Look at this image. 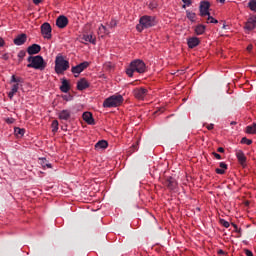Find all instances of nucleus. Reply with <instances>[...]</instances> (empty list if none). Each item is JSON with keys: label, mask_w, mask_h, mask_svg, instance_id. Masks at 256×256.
Masks as SVG:
<instances>
[{"label": "nucleus", "mask_w": 256, "mask_h": 256, "mask_svg": "<svg viewBox=\"0 0 256 256\" xmlns=\"http://www.w3.org/2000/svg\"><path fill=\"white\" fill-rule=\"evenodd\" d=\"M220 223L223 227H225L226 229H229V227H231V224L229 223V221L225 220V219H221Z\"/></svg>", "instance_id": "obj_36"}, {"label": "nucleus", "mask_w": 256, "mask_h": 256, "mask_svg": "<svg viewBox=\"0 0 256 256\" xmlns=\"http://www.w3.org/2000/svg\"><path fill=\"white\" fill-rule=\"evenodd\" d=\"M211 7V3L209 1H201L199 6L200 17H209L210 13L209 9Z\"/></svg>", "instance_id": "obj_10"}, {"label": "nucleus", "mask_w": 256, "mask_h": 256, "mask_svg": "<svg viewBox=\"0 0 256 256\" xmlns=\"http://www.w3.org/2000/svg\"><path fill=\"white\" fill-rule=\"evenodd\" d=\"M215 125L214 124H208L206 126V129H208V131H212V129H214Z\"/></svg>", "instance_id": "obj_43"}, {"label": "nucleus", "mask_w": 256, "mask_h": 256, "mask_svg": "<svg viewBox=\"0 0 256 256\" xmlns=\"http://www.w3.org/2000/svg\"><path fill=\"white\" fill-rule=\"evenodd\" d=\"M218 255H225V251H223V250H218Z\"/></svg>", "instance_id": "obj_52"}, {"label": "nucleus", "mask_w": 256, "mask_h": 256, "mask_svg": "<svg viewBox=\"0 0 256 256\" xmlns=\"http://www.w3.org/2000/svg\"><path fill=\"white\" fill-rule=\"evenodd\" d=\"M109 147V143L106 140H100L95 144L96 151H99V149H107Z\"/></svg>", "instance_id": "obj_21"}, {"label": "nucleus", "mask_w": 256, "mask_h": 256, "mask_svg": "<svg viewBox=\"0 0 256 256\" xmlns=\"http://www.w3.org/2000/svg\"><path fill=\"white\" fill-rule=\"evenodd\" d=\"M216 173L217 175H225V171H227V169L225 168H216Z\"/></svg>", "instance_id": "obj_37"}, {"label": "nucleus", "mask_w": 256, "mask_h": 256, "mask_svg": "<svg viewBox=\"0 0 256 256\" xmlns=\"http://www.w3.org/2000/svg\"><path fill=\"white\" fill-rule=\"evenodd\" d=\"M244 29L246 31H253V29H256V15H252L247 19Z\"/></svg>", "instance_id": "obj_11"}, {"label": "nucleus", "mask_w": 256, "mask_h": 256, "mask_svg": "<svg viewBox=\"0 0 256 256\" xmlns=\"http://www.w3.org/2000/svg\"><path fill=\"white\" fill-rule=\"evenodd\" d=\"M5 46V40H3V38H0V47H4Z\"/></svg>", "instance_id": "obj_49"}, {"label": "nucleus", "mask_w": 256, "mask_h": 256, "mask_svg": "<svg viewBox=\"0 0 256 256\" xmlns=\"http://www.w3.org/2000/svg\"><path fill=\"white\" fill-rule=\"evenodd\" d=\"M217 151L218 153H225V149L223 147H219Z\"/></svg>", "instance_id": "obj_50"}, {"label": "nucleus", "mask_w": 256, "mask_h": 256, "mask_svg": "<svg viewBox=\"0 0 256 256\" xmlns=\"http://www.w3.org/2000/svg\"><path fill=\"white\" fill-rule=\"evenodd\" d=\"M117 26V22L115 20H112L110 22V27H116Z\"/></svg>", "instance_id": "obj_48"}, {"label": "nucleus", "mask_w": 256, "mask_h": 256, "mask_svg": "<svg viewBox=\"0 0 256 256\" xmlns=\"http://www.w3.org/2000/svg\"><path fill=\"white\" fill-rule=\"evenodd\" d=\"M248 7L250 11H254V13H256V0H250L248 2Z\"/></svg>", "instance_id": "obj_29"}, {"label": "nucleus", "mask_w": 256, "mask_h": 256, "mask_svg": "<svg viewBox=\"0 0 256 256\" xmlns=\"http://www.w3.org/2000/svg\"><path fill=\"white\" fill-rule=\"evenodd\" d=\"M6 123H8V125H13V123H15V119L14 118H7Z\"/></svg>", "instance_id": "obj_39"}, {"label": "nucleus", "mask_w": 256, "mask_h": 256, "mask_svg": "<svg viewBox=\"0 0 256 256\" xmlns=\"http://www.w3.org/2000/svg\"><path fill=\"white\" fill-rule=\"evenodd\" d=\"M52 127V133H57L59 131V121L54 120L51 124Z\"/></svg>", "instance_id": "obj_28"}, {"label": "nucleus", "mask_w": 256, "mask_h": 256, "mask_svg": "<svg viewBox=\"0 0 256 256\" xmlns=\"http://www.w3.org/2000/svg\"><path fill=\"white\" fill-rule=\"evenodd\" d=\"M157 8V3L152 2L150 3V9H156Z\"/></svg>", "instance_id": "obj_45"}, {"label": "nucleus", "mask_w": 256, "mask_h": 256, "mask_svg": "<svg viewBox=\"0 0 256 256\" xmlns=\"http://www.w3.org/2000/svg\"><path fill=\"white\" fill-rule=\"evenodd\" d=\"M98 33L103 37V35H109L111 33L109 29H107V26L101 24L100 27L98 28Z\"/></svg>", "instance_id": "obj_23"}, {"label": "nucleus", "mask_w": 256, "mask_h": 256, "mask_svg": "<svg viewBox=\"0 0 256 256\" xmlns=\"http://www.w3.org/2000/svg\"><path fill=\"white\" fill-rule=\"evenodd\" d=\"M201 43V40H199L198 37H190L187 39V45L189 49H195V47L199 46Z\"/></svg>", "instance_id": "obj_14"}, {"label": "nucleus", "mask_w": 256, "mask_h": 256, "mask_svg": "<svg viewBox=\"0 0 256 256\" xmlns=\"http://www.w3.org/2000/svg\"><path fill=\"white\" fill-rule=\"evenodd\" d=\"M41 52V46L39 44H32L27 48L28 55H37Z\"/></svg>", "instance_id": "obj_17"}, {"label": "nucleus", "mask_w": 256, "mask_h": 256, "mask_svg": "<svg viewBox=\"0 0 256 256\" xmlns=\"http://www.w3.org/2000/svg\"><path fill=\"white\" fill-rule=\"evenodd\" d=\"M236 158L238 159V163H240L242 167H245L247 165V156H245V153H243L242 150H238L236 152Z\"/></svg>", "instance_id": "obj_13"}, {"label": "nucleus", "mask_w": 256, "mask_h": 256, "mask_svg": "<svg viewBox=\"0 0 256 256\" xmlns=\"http://www.w3.org/2000/svg\"><path fill=\"white\" fill-rule=\"evenodd\" d=\"M27 61L29 64H27V67L29 69H37L39 71H44L45 67H47V62L43 59V56L37 55V56H29L27 58Z\"/></svg>", "instance_id": "obj_1"}, {"label": "nucleus", "mask_w": 256, "mask_h": 256, "mask_svg": "<svg viewBox=\"0 0 256 256\" xmlns=\"http://www.w3.org/2000/svg\"><path fill=\"white\" fill-rule=\"evenodd\" d=\"M146 69L145 62L138 59L130 63V67L126 70V74L128 77H133V73H145Z\"/></svg>", "instance_id": "obj_3"}, {"label": "nucleus", "mask_w": 256, "mask_h": 256, "mask_svg": "<svg viewBox=\"0 0 256 256\" xmlns=\"http://www.w3.org/2000/svg\"><path fill=\"white\" fill-rule=\"evenodd\" d=\"M43 0H33L34 5H39Z\"/></svg>", "instance_id": "obj_51"}, {"label": "nucleus", "mask_w": 256, "mask_h": 256, "mask_svg": "<svg viewBox=\"0 0 256 256\" xmlns=\"http://www.w3.org/2000/svg\"><path fill=\"white\" fill-rule=\"evenodd\" d=\"M82 118L87 125H95V119L93 118V114L91 112H84L82 114Z\"/></svg>", "instance_id": "obj_16"}, {"label": "nucleus", "mask_w": 256, "mask_h": 256, "mask_svg": "<svg viewBox=\"0 0 256 256\" xmlns=\"http://www.w3.org/2000/svg\"><path fill=\"white\" fill-rule=\"evenodd\" d=\"M82 39L87 43H95V39H93V35H84Z\"/></svg>", "instance_id": "obj_31"}, {"label": "nucleus", "mask_w": 256, "mask_h": 256, "mask_svg": "<svg viewBox=\"0 0 256 256\" xmlns=\"http://www.w3.org/2000/svg\"><path fill=\"white\" fill-rule=\"evenodd\" d=\"M87 67H89V62L85 61L76 66H73L71 68V71H72L74 77H79V75H81V73H83V71H85V69H87Z\"/></svg>", "instance_id": "obj_8"}, {"label": "nucleus", "mask_w": 256, "mask_h": 256, "mask_svg": "<svg viewBox=\"0 0 256 256\" xmlns=\"http://www.w3.org/2000/svg\"><path fill=\"white\" fill-rule=\"evenodd\" d=\"M217 1H219V3H225V0H217Z\"/></svg>", "instance_id": "obj_55"}, {"label": "nucleus", "mask_w": 256, "mask_h": 256, "mask_svg": "<svg viewBox=\"0 0 256 256\" xmlns=\"http://www.w3.org/2000/svg\"><path fill=\"white\" fill-rule=\"evenodd\" d=\"M123 103V96L121 94L112 95L106 98L103 102V107L106 109H111L113 107H119Z\"/></svg>", "instance_id": "obj_5"}, {"label": "nucleus", "mask_w": 256, "mask_h": 256, "mask_svg": "<svg viewBox=\"0 0 256 256\" xmlns=\"http://www.w3.org/2000/svg\"><path fill=\"white\" fill-rule=\"evenodd\" d=\"M213 155H214L215 159H218V160L221 159V155L219 153L213 152Z\"/></svg>", "instance_id": "obj_47"}, {"label": "nucleus", "mask_w": 256, "mask_h": 256, "mask_svg": "<svg viewBox=\"0 0 256 256\" xmlns=\"http://www.w3.org/2000/svg\"><path fill=\"white\" fill-rule=\"evenodd\" d=\"M25 55H27V53L24 50H21L18 53V61H19V63H21V61H23V59H25Z\"/></svg>", "instance_id": "obj_32"}, {"label": "nucleus", "mask_w": 256, "mask_h": 256, "mask_svg": "<svg viewBox=\"0 0 256 256\" xmlns=\"http://www.w3.org/2000/svg\"><path fill=\"white\" fill-rule=\"evenodd\" d=\"M56 25L59 29H65L69 25V19L65 15H61L56 19Z\"/></svg>", "instance_id": "obj_12"}, {"label": "nucleus", "mask_w": 256, "mask_h": 256, "mask_svg": "<svg viewBox=\"0 0 256 256\" xmlns=\"http://www.w3.org/2000/svg\"><path fill=\"white\" fill-rule=\"evenodd\" d=\"M182 2L184 3V5H183L184 9H185V7L191 6V4L193 3L191 0H182Z\"/></svg>", "instance_id": "obj_38"}, {"label": "nucleus", "mask_w": 256, "mask_h": 256, "mask_svg": "<svg viewBox=\"0 0 256 256\" xmlns=\"http://www.w3.org/2000/svg\"><path fill=\"white\" fill-rule=\"evenodd\" d=\"M219 167L220 169H227V164L225 162H220Z\"/></svg>", "instance_id": "obj_42"}, {"label": "nucleus", "mask_w": 256, "mask_h": 256, "mask_svg": "<svg viewBox=\"0 0 256 256\" xmlns=\"http://www.w3.org/2000/svg\"><path fill=\"white\" fill-rule=\"evenodd\" d=\"M62 99H64V101H71V99L73 98L71 97V95H64L62 96Z\"/></svg>", "instance_id": "obj_41"}, {"label": "nucleus", "mask_w": 256, "mask_h": 256, "mask_svg": "<svg viewBox=\"0 0 256 256\" xmlns=\"http://www.w3.org/2000/svg\"><path fill=\"white\" fill-rule=\"evenodd\" d=\"M89 87H90L89 81H87V79H85V78H81L77 82V90L78 91H85V89H89Z\"/></svg>", "instance_id": "obj_15"}, {"label": "nucleus", "mask_w": 256, "mask_h": 256, "mask_svg": "<svg viewBox=\"0 0 256 256\" xmlns=\"http://www.w3.org/2000/svg\"><path fill=\"white\" fill-rule=\"evenodd\" d=\"M19 91V84H14L11 88V91L8 93L9 99H13L15 97V93Z\"/></svg>", "instance_id": "obj_24"}, {"label": "nucleus", "mask_w": 256, "mask_h": 256, "mask_svg": "<svg viewBox=\"0 0 256 256\" xmlns=\"http://www.w3.org/2000/svg\"><path fill=\"white\" fill-rule=\"evenodd\" d=\"M14 133H15L16 137H23V135H25V129L15 127L14 128Z\"/></svg>", "instance_id": "obj_27"}, {"label": "nucleus", "mask_w": 256, "mask_h": 256, "mask_svg": "<svg viewBox=\"0 0 256 256\" xmlns=\"http://www.w3.org/2000/svg\"><path fill=\"white\" fill-rule=\"evenodd\" d=\"M230 125H237V122L232 121V122L230 123Z\"/></svg>", "instance_id": "obj_54"}, {"label": "nucleus", "mask_w": 256, "mask_h": 256, "mask_svg": "<svg viewBox=\"0 0 256 256\" xmlns=\"http://www.w3.org/2000/svg\"><path fill=\"white\" fill-rule=\"evenodd\" d=\"M41 165L42 167L45 169V167H47V169H52V165L51 163H47V159L46 158H41Z\"/></svg>", "instance_id": "obj_30"}, {"label": "nucleus", "mask_w": 256, "mask_h": 256, "mask_svg": "<svg viewBox=\"0 0 256 256\" xmlns=\"http://www.w3.org/2000/svg\"><path fill=\"white\" fill-rule=\"evenodd\" d=\"M133 95L138 101H145V98L147 97V95H149V90L143 87L136 88L133 90Z\"/></svg>", "instance_id": "obj_7"}, {"label": "nucleus", "mask_w": 256, "mask_h": 256, "mask_svg": "<svg viewBox=\"0 0 256 256\" xmlns=\"http://www.w3.org/2000/svg\"><path fill=\"white\" fill-rule=\"evenodd\" d=\"M54 69L57 75H63L69 69V60H66L63 55L58 54L55 59Z\"/></svg>", "instance_id": "obj_4"}, {"label": "nucleus", "mask_w": 256, "mask_h": 256, "mask_svg": "<svg viewBox=\"0 0 256 256\" xmlns=\"http://www.w3.org/2000/svg\"><path fill=\"white\" fill-rule=\"evenodd\" d=\"M27 43V34H20L14 39V45L21 46Z\"/></svg>", "instance_id": "obj_19"}, {"label": "nucleus", "mask_w": 256, "mask_h": 256, "mask_svg": "<svg viewBox=\"0 0 256 256\" xmlns=\"http://www.w3.org/2000/svg\"><path fill=\"white\" fill-rule=\"evenodd\" d=\"M58 118L61 121H69V119H71V110H62L58 113Z\"/></svg>", "instance_id": "obj_18"}, {"label": "nucleus", "mask_w": 256, "mask_h": 256, "mask_svg": "<svg viewBox=\"0 0 256 256\" xmlns=\"http://www.w3.org/2000/svg\"><path fill=\"white\" fill-rule=\"evenodd\" d=\"M155 25H157V18L155 16L144 15L140 18L136 30L141 33L144 29L155 27Z\"/></svg>", "instance_id": "obj_2"}, {"label": "nucleus", "mask_w": 256, "mask_h": 256, "mask_svg": "<svg viewBox=\"0 0 256 256\" xmlns=\"http://www.w3.org/2000/svg\"><path fill=\"white\" fill-rule=\"evenodd\" d=\"M53 29L51 28V24L49 22H45L41 25V34L44 39H51L53 35L51 34Z\"/></svg>", "instance_id": "obj_9"}, {"label": "nucleus", "mask_w": 256, "mask_h": 256, "mask_svg": "<svg viewBox=\"0 0 256 256\" xmlns=\"http://www.w3.org/2000/svg\"><path fill=\"white\" fill-rule=\"evenodd\" d=\"M22 81L21 77H16L15 75L11 76V83H21Z\"/></svg>", "instance_id": "obj_35"}, {"label": "nucleus", "mask_w": 256, "mask_h": 256, "mask_svg": "<svg viewBox=\"0 0 256 256\" xmlns=\"http://www.w3.org/2000/svg\"><path fill=\"white\" fill-rule=\"evenodd\" d=\"M206 23H214L217 24L219 23V21L217 19H215L213 16H211V14L209 16H207V21Z\"/></svg>", "instance_id": "obj_33"}, {"label": "nucleus", "mask_w": 256, "mask_h": 256, "mask_svg": "<svg viewBox=\"0 0 256 256\" xmlns=\"http://www.w3.org/2000/svg\"><path fill=\"white\" fill-rule=\"evenodd\" d=\"M109 69H111L112 65H111V62H108L105 64Z\"/></svg>", "instance_id": "obj_53"}, {"label": "nucleus", "mask_w": 256, "mask_h": 256, "mask_svg": "<svg viewBox=\"0 0 256 256\" xmlns=\"http://www.w3.org/2000/svg\"><path fill=\"white\" fill-rule=\"evenodd\" d=\"M232 227H234L236 233H241V228H238L237 224L232 223Z\"/></svg>", "instance_id": "obj_40"}, {"label": "nucleus", "mask_w": 256, "mask_h": 256, "mask_svg": "<svg viewBox=\"0 0 256 256\" xmlns=\"http://www.w3.org/2000/svg\"><path fill=\"white\" fill-rule=\"evenodd\" d=\"M186 17H187V19H189V21H191L192 23H195V19H196L197 15L194 12L187 10Z\"/></svg>", "instance_id": "obj_26"}, {"label": "nucleus", "mask_w": 256, "mask_h": 256, "mask_svg": "<svg viewBox=\"0 0 256 256\" xmlns=\"http://www.w3.org/2000/svg\"><path fill=\"white\" fill-rule=\"evenodd\" d=\"M246 133L248 135H256V123L246 127Z\"/></svg>", "instance_id": "obj_25"}, {"label": "nucleus", "mask_w": 256, "mask_h": 256, "mask_svg": "<svg viewBox=\"0 0 256 256\" xmlns=\"http://www.w3.org/2000/svg\"><path fill=\"white\" fill-rule=\"evenodd\" d=\"M207 27L203 24H198L195 29H194V33L196 35H203V33H205Z\"/></svg>", "instance_id": "obj_22"}, {"label": "nucleus", "mask_w": 256, "mask_h": 256, "mask_svg": "<svg viewBox=\"0 0 256 256\" xmlns=\"http://www.w3.org/2000/svg\"><path fill=\"white\" fill-rule=\"evenodd\" d=\"M247 51H248L249 53H251V51H253V44H249V45L247 46Z\"/></svg>", "instance_id": "obj_46"}, {"label": "nucleus", "mask_w": 256, "mask_h": 256, "mask_svg": "<svg viewBox=\"0 0 256 256\" xmlns=\"http://www.w3.org/2000/svg\"><path fill=\"white\" fill-rule=\"evenodd\" d=\"M163 185L164 187H166V189H168V191H177L179 187V183L177 182V180L171 176L167 177L163 181Z\"/></svg>", "instance_id": "obj_6"}, {"label": "nucleus", "mask_w": 256, "mask_h": 256, "mask_svg": "<svg viewBox=\"0 0 256 256\" xmlns=\"http://www.w3.org/2000/svg\"><path fill=\"white\" fill-rule=\"evenodd\" d=\"M71 90V86L69 85V81L67 79H62V85L60 86V91L62 93H69Z\"/></svg>", "instance_id": "obj_20"}, {"label": "nucleus", "mask_w": 256, "mask_h": 256, "mask_svg": "<svg viewBox=\"0 0 256 256\" xmlns=\"http://www.w3.org/2000/svg\"><path fill=\"white\" fill-rule=\"evenodd\" d=\"M245 255L246 256H253V252L251 250L246 249L245 250Z\"/></svg>", "instance_id": "obj_44"}, {"label": "nucleus", "mask_w": 256, "mask_h": 256, "mask_svg": "<svg viewBox=\"0 0 256 256\" xmlns=\"http://www.w3.org/2000/svg\"><path fill=\"white\" fill-rule=\"evenodd\" d=\"M241 143H242L243 145H251V144L253 143V140L248 139L247 137H243V138L241 139Z\"/></svg>", "instance_id": "obj_34"}]
</instances>
